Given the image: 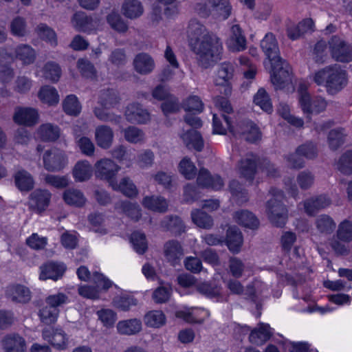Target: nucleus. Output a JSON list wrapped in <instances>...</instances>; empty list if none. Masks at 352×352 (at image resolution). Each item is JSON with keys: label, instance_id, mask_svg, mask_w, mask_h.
I'll return each mask as SVG.
<instances>
[{"label": "nucleus", "instance_id": "obj_1", "mask_svg": "<svg viewBox=\"0 0 352 352\" xmlns=\"http://www.w3.org/2000/svg\"><path fill=\"white\" fill-rule=\"evenodd\" d=\"M188 35L199 67L210 68L221 60L223 45L221 39L212 32H208L199 21L196 19L190 21Z\"/></svg>", "mask_w": 352, "mask_h": 352}, {"label": "nucleus", "instance_id": "obj_2", "mask_svg": "<svg viewBox=\"0 0 352 352\" xmlns=\"http://www.w3.org/2000/svg\"><path fill=\"white\" fill-rule=\"evenodd\" d=\"M318 85H324L328 94L334 95L347 85V74L338 64L327 66L316 72L313 77Z\"/></svg>", "mask_w": 352, "mask_h": 352}, {"label": "nucleus", "instance_id": "obj_3", "mask_svg": "<svg viewBox=\"0 0 352 352\" xmlns=\"http://www.w3.org/2000/svg\"><path fill=\"white\" fill-rule=\"evenodd\" d=\"M274 197L267 202V212L272 223L277 227H283L287 220V210L281 202L283 192L278 190H272Z\"/></svg>", "mask_w": 352, "mask_h": 352}, {"label": "nucleus", "instance_id": "obj_4", "mask_svg": "<svg viewBox=\"0 0 352 352\" xmlns=\"http://www.w3.org/2000/svg\"><path fill=\"white\" fill-rule=\"evenodd\" d=\"M298 94L299 104L309 120L311 114H318L325 110L327 104L324 98L320 96L311 97L302 85H300Z\"/></svg>", "mask_w": 352, "mask_h": 352}, {"label": "nucleus", "instance_id": "obj_5", "mask_svg": "<svg viewBox=\"0 0 352 352\" xmlns=\"http://www.w3.org/2000/svg\"><path fill=\"white\" fill-rule=\"evenodd\" d=\"M331 57L338 62L349 63L352 60V46L341 38L333 36L328 42Z\"/></svg>", "mask_w": 352, "mask_h": 352}, {"label": "nucleus", "instance_id": "obj_6", "mask_svg": "<svg viewBox=\"0 0 352 352\" xmlns=\"http://www.w3.org/2000/svg\"><path fill=\"white\" fill-rule=\"evenodd\" d=\"M271 65L273 71L271 80L276 89H283L292 82V69L287 63L280 58Z\"/></svg>", "mask_w": 352, "mask_h": 352}, {"label": "nucleus", "instance_id": "obj_7", "mask_svg": "<svg viewBox=\"0 0 352 352\" xmlns=\"http://www.w3.org/2000/svg\"><path fill=\"white\" fill-rule=\"evenodd\" d=\"M231 132L234 135L244 139L245 141L253 143L261 139V132L257 126L251 120L240 121Z\"/></svg>", "mask_w": 352, "mask_h": 352}, {"label": "nucleus", "instance_id": "obj_8", "mask_svg": "<svg viewBox=\"0 0 352 352\" xmlns=\"http://www.w3.org/2000/svg\"><path fill=\"white\" fill-rule=\"evenodd\" d=\"M43 161L44 168L50 172L59 171L67 164L64 152L57 148L46 151L43 156Z\"/></svg>", "mask_w": 352, "mask_h": 352}, {"label": "nucleus", "instance_id": "obj_9", "mask_svg": "<svg viewBox=\"0 0 352 352\" xmlns=\"http://www.w3.org/2000/svg\"><path fill=\"white\" fill-rule=\"evenodd\" d=\"M51 197L47 190L36 189L30 195L28 206L31 210L41 213L48 207Z\"/></svg>", "mask_w": 352, "mask_h": 352}, {"label": "nucleus", "instance_id": "obj_10", "mask_svg": "<svg viewBox=\"0 0 352 352\" xmlns=\"http://www.w3.org/2000/svg\"><path fill=\"white\" fill-rule=\"evenodd\" d=\"M120 167L109 158H103L95 164V175L97 177L110 181L116 177Z\"/></svg>", "mask_w": 352, "mask_h": 352}, {"label": "nucleus", "instance_id": "obj_11", "mask_svg": "<svg viewBox=\"0 0 352 352\" xmlns=\"http://www.w3.org/2000/svg\"><path fill=\"white\" fill-rule=\"evenodd\" d=\"M3 352H26V342L23 337L16 333L5 335L1 340Z\"/></svg>", "mask_w": 352, "mask_h": 352}, {"label": "nucleus", "instance_id": "obj_12", "mask_svg": "<svg viewBox=\"0 0 352 352\" xmlns=\"http://www.w3.org/2000/svg\"><path fill=\"white\" fill-rule=\"evenodd\" d=\"M38 113L31 107H16L13 115V120L19 125L32 126L38 122Z\"/></svg>", "mask_w": 352, "mask_h": 352}, {"label": "nucleus", "instance_id": "obj_13", "mask_svg": "<svg viewBox=\"0 0 352 352\" xmlns=\"http://www.w3.org/2000/svg\"><path fill=\"white\" fill-rule=\"evenodd\" d=\"M163 250L166 259L173 266L179 264L184 254L181 243L174 239L166 241L164 245Z\"/></svg>", "mask_w": 352, "mask_h": 352}, {"label": "nucleus", "instance_id": "obj_14", "mask_svg": "<svg viewBox=\"0 0 352 352\" xmlns=\"http://www.w3.org/2000/svg\"><path fill=\"white\" fill-rule=\"evenodd\" d=\"M43 338L58 349H64L67 347V335L61 329L45 328L42 332Z\"/></svg>", "mask_w": 352, "mask_h": 352}, {"label": "nucleus", "instance_id": "obj_15", "mask_svg": "<svg viewBox=\"0 0 352 352\" xmlns=\"http://www.w3.org/2000/svg\"><path fill=\"white\" fill-rule=\"evenodd\" d=\"M257 157L252 153L248 154L241 159L238 165L241 177L249 182H252L256 173Z\"/></svg>", "mask_w": 352, "mask_h": 352}, {"label": "nucleus", "instance_id": "obj_16", "mask_svg": "<svg viewBox=\"0 0 352 352\" xmlns=\"http://www.w3.org/2000/svg\"><path fill=\"white\" fill-rule=\"evenodd\" d=\"M261 47L271 63L278 61L279 56L278 42L272 33H267L261 41Z\"/></svg>", "mask_w": 352, "mask_h": 352}, {"label": "nucleus", "instance_id": "obj_17", "mask_svg": "<svg viewBox=\"0 0 352 352\" xmlns=\"http://www.w3.org/2000/svg\"><path fill=\"white\" fill-rule=\"evenodd\" d=\"M126 120L131 123L145 124L150 120V114L138 103H133L126 107Z\"/></svg>", "mask_w": 352, "mask_h": 352}, {"label": "nucleus", "instance_id": "obj_18", "mask_svg": "<svg viewBox=\"0 0 352 352\" xmlns=\"http://www.w3.org/2000/svg\"><path fill=\"white\" fill-rule=\"evenodd\" d=\"M331 204V199L326 195H319L306 199L303 202L305 212L309 215H314L319 210H322Z\"/></svg>", "mask_w": 352, "mask_h": 352}, {"label": "nucleus", "instance_id": "obj_19", "mask_svg": "<svg viewBox=\"0 0 352 352\" xmlns=\"http://www.w3.org/2000/svg\"><path fill=\"white\" fill-rule=\"evenodd\" d=\"M40 279H52L54 280L61 278L66 270L63 263L49 262L41 266Z\"/></svg>", "mask_w": 352, "mask_h": 352}, {"label": "nucleus", "instance_id": "obj_20", "mask_svg": "<svg viewBox=\"0 0 352 352\" xmlns=\"http://www.w3.org/2000/svg\"><path fill=\"white\" fill-rule=\"evenodd\" d=\"M198 185L202 187L220 190L224 185L223 179L219 175H210L207 169L201 168L197 179Z\"/></svg>", "mask_w": 352, "mask_h": 352}, {"label": "nucleus", "instance_id": "obj_21", "mask_svg": "<svg viewBox=\"0 0 352 352\" xmlns=\"http://www.w3.org/2000/svg\"><path fill=\"white\" fill-rule=\"evenodd\" d=\"M113 131L107 125L98 126L95 131V138L98 146L107 149L112 145L113 140Z\"/></svg>", "mask_w": 352, "mask_h": 352}, {"label": "nucleus", "instance_id": "obj_22", "mask_svg": "<svg viewBox=\"0 0 352 352\" xmlns=\"http://www.w3.org/2000/svg\"><path fill=\"white\" fill-rule=\"evenodd\" d=\"M135 71L142 75L150 74L155 67L153 59L146 53L137 54L133 60Z\"/></svg>", "mask_w": 352, "mask_h": 352}, {"label": "nucleus", "instance_id": "obj_23", "mask_svg": "<svg viewBox=\"0 0 352 352\" xmlns=\"http://www.w3.org/2000/svg\"><path fill=\"white\" fill-rule=\"evenodd\" d=\"M142 322L140 319L132 318L120 320L117 324V330L122 335H135L142 330Z\"/></svg>", "mask_w": 352, "mask_h": 352}, {"label": "nucleus", "instance_id": "obj_24", "mask_svg": "<svg viewBox=\"0 0 352 352\" xmlns=\"http://www.w3.org/2000/svg\"><path fill=\"white\" fill-rule=\"evenodd\" d=\"M8 296L12 301L19 303H27L31 299L30 289L22 285H13L8 288Z\"/></svg>", "mask_w": 352, "mask_h": 352}, {"label": "nucleus", "instance_id": "obj_25", "mask_svg": "<svg viewBox=\"0 0 352 352\" xmlns=\"http://www.w3.org/2000/svg\"><path fill=\"white\" fill-rule=\"evenodd\" d=\"M120 100L118 92L113 89L102 90L98 97V103L105 109L115 108Z\"/></svg>", "mask_w": 352, "mask_h": 352}, {"label": "nucleus", "instance_id": "obj_26", "mask_svg": "<svg viewBox=\"0 0 352 352\" xmlns=\"http://www.w3.org/2000/svg\"><path fill=\"white\" fill-rule=\"evenodd\" d=\"M124 16L130 19H135L142 15L144 7L139 0H125L122 6Z\"/></svg>", "mask_w": 352, "mask_h": 352}, {"label": "nucleus", "instance_id": "obj_27", "mask_svg": "<svg viewBox=\"0 0 352 352\" xmlns=\"http://www.w3.org/2000/svg\"><path fill=\"white\" fill-rule=\"evenodd\" d=\"M146 208L157 212H165L168 209V202L166 199L161 196H146L142 202Z\"/></svg>", "mask_w": 352, "mask_h": 352}, {"label": "nucleus", "instance_id": "obj_28", "mask_svg": "<svg viewBox=\"0 0 352 352\" xmlns=\"http://www.w3.org/2000/svg\"><path fill=\"white\" fill-rule=\"evenodd\" d=\"M234 218L239 224L251 229L257 228L259 225L256 217L248 210H241L235 212Z\"/></svg>", "mask_w": 352, "mask_h": 352}, {"label": "nucleus", "instance_id": "obj_29", "mask_svg": "<svg viewBox=\"0 0 352 352\" xmlns=\"http://www.w3.org/2000/svg\"><path fill=\"white\" fill-rule=\"evenodd\" d=\"M272 335L269 324L260 323L258 328L252 330L249 340L256 344H262L270 339Z\"/></svg>", "mask_w": 352, "mask_h": 352}, {"label": "nucleus", "instance_id": "obj_30", "mask_svg": "<svg viewBox=\"0 0 352 352\" xmlns=\"http://www.w3.org/2000/svg\"><path fill=\"white\" fill-rule=\"evenodd\" d=\"M184 143L187 146H192L197 151H201L204 148V140L200 133L195 129L187 130L180 135Z\"/></svg>", "mask_w": 352, "mask_h": 352}, {"label": "nucleus", "instance_id": "obj_31", "mask_svg": "<svg viewBox=\"0 0 352 352\" xmlns=\"http://www.w3.org/2000/svg\"><path fill=\"white\" fill-rule=\"evenodd\" d=\"M245 38L242 34V30L239 25H234L231 28V35L229 41V47L233 51L240 52L245 48Z\"/></svg>", "mask_w": 352, "mask_h": 352}, {"label": "nucleus", "instance_id": "obj_32", "mask_svg": "<svg viewBox=\"0 0 352 352\" xmlns=\"http://www.w3.org/2000/svg\"><path fill=\"white\" fill-rule=\"evenodd\" d=\"M243 243V237L239 230L236 227H230L227 230L226 244L233 253H237Z\"/></svg>", "mask_w": 352, "mask_h": 352}, {"label": "nucleus", "instance_id": "obj_33", "mask_svg": "<svg viewBox=\"0 0 352 352\" xmlns=\"http://www.w3.org/2000/svg\"><path fill=\"white\" fill-rule=\"evenodd\" d=\"M39 138L45 142H54L60 136L59 128L50 123L41 124L37 130Z\"/></svg>", "mask_w": 352, "mask_h": 352}, {"label": "nucleus", "instance_id": "obj_34", "mask_svg": "<svg viewBox=\"0 0 352 352\" xmlns=\"http://www.w3.org/2000/svg\"><path fill=\"white\" fill-rule=\"evenodd\" d=\"M92 175L91 165L87 160L78 162L73 169V176L77 182L88 180Z\"/></svg>", "mask_w": 352, "mask_h": 352}, {"label": "nucleus", "instance_id": "obj_35", "mask_svg": "<svg viewBox=\"0 0 352 352\" xmlns=\"http://www.w3.org/2000/svg\"><path fill=\"white\" fill-rule=\"evenodd\" d=\"M14 182L21 191H29L34 188V179L30 173L19 170L14 175Z\"/></svg>", "mask_w": 352, "mask_h": 352}, {"label": "nucleus", "instance_id": "obj_36", "mask_svg": "<svg viewBox=\"0 0 352 352\" xmlns=\"http://www.w3.org/2000/svg\"><path fill=\"white\" fill-rule=\"evenodd\" d=\"M63 198L65 203L76 207H82L86 202V198L83 193L78 189L69 188L65 190Z\"/></svg>", "mask_w": 352, "mask_h": 352}, {"label": "nucleus", "instance_id": "obj_37", "mask_svg": "<svg viewBox=\"0 0 352 352\" xmlns=\"http://www.w3.org/2000/svg\"><path fill=\"white\" fill-rule=\"evenodd\" d=\"M14 56L25 65L33 63L36 58L34 50L26 44L18 45L14 50Z\"/></svg>", "mask_w": 352, "mask_h": 352}, {"label": "nucleus", "instance_id": "obj_38", "mask_svg": "<svg viewBox=\"0 0 352 352\" xmlns=\"http://www.w3.org/2000/svg\"><path fill=\"white\" fill-rule=\"evenodd\" d=\"M72 21L74 27L78 31L87 32L94 29L92 18L88 16L83 12H79L74 14Z\"/></svg>", "mask_w": 352, "mask_h": 352}, {"label": "nucleus", "instance_id": "obj_39", "mask_svg": "<svg viewBox=\"0 0 352 352\" xmlns=\"http://www.w3.org/2000/svg\"><path fill=\"white\" fill-rule=\"evenodd\" d=\"M161 226L173 232L175 235H179L185 230L182 219L177 216H167L161 222Z\"/></svg>", "mask_w": 352, "mask_h": 352}, {"label": "nucleus", "instance_id": "obj_40", "mask_svg": "<svg viewBox=\"0 0 352 352\" xmlns=\"http://www.w3.org/2000/svg\"><path fill=\"white\" fill-rule=\"evenodd\" d=\"M116 208L120 210L135 221H138L142 216L140 206L137 204L129 201H123L116 204Z\"/></svg>", "mask_w": 352, "mask_h": 352}, {"label": "nucleus", "instance_id": "obj_41", "mask_svg": "<svg viewBox=\"0 0 352 352\" xmlns=\"http://www.w3.org/2000/svg\"><path fill=\"white\" fill-rule=\"evenodd\" d=\"M230 123V118L226 114L220 113L219 116L216 113L213 114V130L214 133L223 135L226 133L228 129L231 131L233 128Z\"/></svg>", "mask_w": 352, "mask_h": 352}, {"label": "nucleus", "instance_id": "obj_42", "mask_svg": "<svg viewBox=\"0 0 352 352\" xmlns=\"http://www.w3.org/2000/svg\"><path fill=\"white\" fill-rule=\"evenodd\" d=\"M234 65L229 62H224L219 66L217 76L215 79V85H225L227 81H230L234 74Z\"/></svg>", "mask_w": 352, "mask_h": 352}, {"label": "nucleus", "instance_id": "obj_43", "mask_svg": "<svg viewBox=\"0 0 352 352\" xmlns=\"http://www.w3.org/2000/svg\"><path fill=\"white\" fill-rule=\"evenodd\" d=\"M193 223L198 227L204 229H210L213 226L212 217L205 212L196 209L191 212Z\"/></svg>", "mask_w": 352, "mask_h": 352}, {"label": "nucleus", "instance_id": "obj_44", "mask_svg": "<svg viewBox=\"0 0 352 352\" xmlns=\"http://www.w3.org/2000/svg\"><path fill=\"white\" fill-rule=\"evenodd\" d=\"M315 224L318 232L323 234H329L336 228V223L331 217L327 214H321L318 217Z\"/></svg>", "mask_w": 352, "mask_h": 352}, {"label": "nucleus", "instance_id": "obj_45", "mask_svg": "<svg viewBox=\"0 0 352 352\" xmlns=\"http://www.w3.org/2000/svg\"><path fill=\"white\" fill-rule=\"evenodd\" d=\"M210 3L212 8L214 14L226 19L231 13V6L229 0H211Z\"/></svg>", "mask_w": 352, "mask_h": 352}, {"label": "nucleus", "instance_id": "obj_46", "mask_svg": "<svg viewBox=\"0 0 352 352\" xmlns=\"http://www.w3.org/2000/svg\"><path fill=\"white\" fill-rule=\"evenodd\" d=\"M336 236L343 242L352 241V222L349 219L341 221L338 225Z\"/></svg>", "mask_w": 352, "mask_h": 352}, {"label": "nucleus", "instance_id": "obj_47", "mask_svg": "<svg viewBox=\"0 0 352 352\" xmlns=\"http://www.w3.org/2000/svg\"><path fill=\"white\" fill-rule=\"evenodd\" d=\"M254 102L256 105L259 106L261 109L267 113H270L272 111L271 100L263 88H261L258 90L254 97Z\"/></svg>", "mask_w": 352, "mask_h": 352}, {"label": "nucleus", "instance_id": "obj_48", "mask_svg": "<svg viewBox=\"0 0 352 352\" xmlns=\"http://www.w3.org/2000/svg\"><path fill=\"white\" fill-rule=\"evenodd\" d=\"M144 320L146 325L157 328L165 323V316L161 311H151L144 316Z\"/></svg>", "mask_w": 352, "mask_h": 352}, {"label": "nucleus", "instance_id": "obj_49", "mask_svg": "<svg viewBox=\"0 0 352 352\" xmlns=\"http://www.w3.org/2000/svg\"><path fill=\"white\" fill-rule=\"evenodd\" d=\"M344 130L343 129H335L329 131L328 135V143L331 150H337L344 142Z\"/></svg>", "mask_w": 352, "mask_h": 352}, {"label": "nucleus", "instance_id": "obj_50", "mask_svg": "<svg viewBox=\"0 0 352 352\" xmlns=\"http://www.w3.org/2000/svg\"><path fill=\"white\" fill-rule=\"evenodd\" d=\"M38 97L43 102L50 105L58 103L59 100L56 89L50 86L42 87L38 93Z\"/></svg>", "mask_w": 352, "mask_h": 352}, {"label": "nucleus", "instance_id": "obj_51", "mask_svg": "<svg viewBox=\"0 0 352 352\" xmlns=\"http://www.w3.org/2000/svg\"><path fill=\"white\" fill-rule=\"evenodd\" d=\"M58 314V309L53 308L46 305V306L40 309L38 316L42 322L46 324H51L56 321Z\"/></svg>", "mask_w": 352, "mask_h": 352}, {"label": "nucleus", "instance_id": "obj_52", "mask_svg": "<svg viewBox=\"0 0 352 352\" xmlns=\"http://www.w3.org/2000/svg\"><path fill=\"white\" fill-rule=\"evenodd\" d=\"M107 21L112 29L118 32H125L128 30V25L122 19L121 16L112 12L107 16Z\"/></svg>", "mask_w": 352, "mask_h": 352}, {"label": "nucleus", "instance_id": "obj_53", "mask_svg": "<svg viewBox=\"0 0 352 352\" xmlns=\"http://www.w3.org/2000/svg\"><path fill=\"white\" fill-rule=\"evenodd\" d=\"M64 111L70 116H78L81 110V106L74 95L68 96L63 102Z\"/></svg>", "mask_w": 352, "mask_h": 352}, {"label": "nucleus", "instance_id": "obj_54", "mask_svg": "<svg viewBox=\"0 0 352 352\" xmlns=\"http://www.w3.org/2000/svg\"><path fill=\"white\" fill-rule=\"evenodd\" d=\"M229 188L232 195L239 204H242L248 201V192L237 180L231 181Z\"/></svg>", "mask_w": 352, "mask_h": 352}, {"label": "nucleus", "instance_id": "obj_55", "mask_svg": "<svg viewBox=\"0 0 352 352\" xmlns=\"http://www.w3.org/2000/svg\"><path fill=\"white\" fill-rule=\"evenodd\" d=\"M109 109L104 107H96L94 110L95 116L102 122H109L113 124H119L121 117L115 113L108 111Z\"/></svg>", "mask_w": 352, "mask_h": 352}, {"label": "nucleus", "instance_id": "obj_56", "mask_svg": "<svg viewBox=\"0 0 352 352\" xmlns=\"http://www.w3.org/2000/svg\"><path fill=\"white\" fill-rule=\"evenodd\" d=\"M76 143L82 154L91 157L94 155L95 146L93 142L87 137L76 136Z\"/></svg>", "mask_w": 352, "mask_h": 352}, {"label": "nucleus", "instance_id": "obj_57", "mask_svg": "<svg viewBox=\"0 0 352 352\" xmlns=\"http://www.w3.org/2000/svg\"><path fill=\"white\" fill-rule=\"evenodd\" d=\"M137 300L131 296H121L115 297L113 300V306L124 311H129L132 306H135Z\"/></svg>", "mask_w": 352, "mask_h": 352}, {"label": "nucleus", "instance_id": "obj_58", "mask_svg": "<svg viewBox=\"0 0 352 352\" xmlns=\"http://www.w3.org/2000/svg\"><path fill=\"white\" fill-rule=\"evenodd\" d=\"M44 77L53 82H56L60 77L61 69L60 66L54 62H47L43 68Z\"/></svg>", "mask_w": 352, "mask_h": 352}, {"label": "nucleus", "instance_id": "obj_59", "mask_svg": "<svg viewBox=\"0 0 352 352\" xmlns=\"http://www.w3.org/2000/svg\"><path fill=\"white\" fill-rule=\"evenodd\" d=\"M338 169L344 175L352 174V151H348L340 157L338 164Z\"/></svg>", "mask_w": 352, "mask_h": 352}, {"label": "nucleus", "instance_id": "obj_60", "mask_svg": "<svg viewBox=\"0 0 352 352\" xmlns=\"http://www.w3.org/2000/svg\"><path fill=\"white\" fill-rule=\"evenodd\" d=\"M124 136L127 142L132 144L140 143L144 139V132L135 126H129L125 129L124 130Z\"/></svg>", "mask_w": 352, "mask_h": 352}, {"label": "nucleus", "instance_id": "obj_61", "mask_svg": "<svg viewBox=\"0 0 352 352\" xmlns=\"http://www.w3.org/2000/svg\"><path fill=\"white\" fill-rule=\"evenodd\" d=\"M96 314L104 327L109 328L114 325L117 319V315L112 309H102L98 310Z\"/></svg>", "mask_w": 352, "mask_h": 352}, {"label": "nucleus", "instance_id": "obj_62", "mask_svg": "<svg viewBox=\"0 0 352 352\" xmlns=\"http://www.w3.org/2000/svg\"><path fill=\"white\" fill-rule=\"evenodd\" d=\"M131 242L134 250L138 254H142L147 250V243L144 234L140 232H134L131 236Z\"/></svg>", "mask_w": 352, "mask_h": 352}, {"label": "nucleus", "instance_id": "obj_63", "mask_svg": "<svg viewBox=\"0 0 352 352\" xmlns=\"http://www.w3.org/2000/svg\"><path fill=\"white\" fill-rule=\"evenodd\" d=\"M36 31L41 38L50 43L52 45H56L57 40L56 33L52 29L45 24L41 23L36 28Z\"/></svg>", "mask_w": 352, "mask_h": 352}, {"label": "nucleus", "instance_id": "obj_64", "mask_svg": "<svg viewBox=\"0 0 352 352\" xmlns=\"http://www.w3.org/2000/svg\"><path fill=\"white\" fill-rule=\"evenodd\" d=\"M11 33L15 36H24L26 34V22L21 16H16L10 23Z\"/></svg>", "mask_w": 352, "mask_h": 352}]
</instances>
